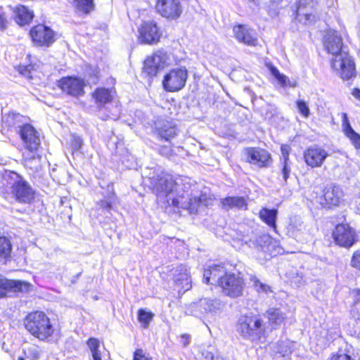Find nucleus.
Masks as SVG:
<instances>
[{
	"mask_svg": "<svg viewBox=\"0 0 360 360\" xmlns=\"http://www.w3.org/2000/svg\"><path fill=\"white\" fill-rule=\"evenodd\" d=\"M149 179L159 202L187 210L190 214L198 212L201 198L191 197L192 188L195 184L189 177L174 178L171 174L160 171L156 176H149Z\"/></svg>",
	"mask_w": 360,
	"mask_h": 360,
	"instance_id": "nucleus-1",
	"label": "nucleus"
},
{
	"mask_svg": "<svg viewBox=\"0 0 360 360\" xmlns=\"http://www.w3.org/2000/svg\"><path fill=\"white\" fill-rule=\"evenodd\" d=\"M324 46L334 56L331 66L339 71L343 79H349L355 75V65L349 54L343 50L342 39L337 31L329 30L324 37Z\"/></svg>",
	"mask_w": 360,
	"mask_h": 360,
	"instance_id": "nucleus-2",
	"label": "nucleus"
},
{
	"mask_svg": "<svg viewBox=\"0 0 360 360\" xmlns=\"http://www.w3.org/2000/svg\"><path fill=\"white\" fill-rule=\"evenodd\" d=\"M25 329L41 341H49L55 332V328L48 316L41 311L28 314L25 320Z\"/></svg>",
	"mask_w": 360,
	"mask_h": 360,
	"instance_id": "nucleus-3",
	"label": "nucleus"
},
{
	"mask_svg": "<svg viewBox=\"0 0 360 360\" xmlns=\"http://www.w3.org/2000/svg\"><path fill=\"white\" fill-rule=\"evenodd\" d=\"M236 331L244 340L257 342L264 335L263 321L252 313L240 315L236 323Z\"/></svg>",
	"mask_w": 360,
	"mask_h": 360,
	"instance_id": "nucleus-4",
	"label": "nucleus"
},
{
	"mask_svg": "<svg viewBox=\"0 0 360 360\" xmlns=\"http://www.w3.org/2000/svg\"><path fill=\"white\" fill-rule=\"evenodd\" d=\"M225 303L217 298H202L191 303L186 309L187 315L215 320L224 310Z\"/></svg>",
	"mask_w": 360,
	"mask_h": 360,
	"instance_id": "nucleus-5",
	"label": "nucleus"
},
{
	"mask_svg": "<svg viewBox=\"0 0 360 360\" xmlns=\"http://www.w3.org/2000/svg\"><path fill=\"white\" fill-rule=\"evenodd\" d=\"M245 243L253 250V254L259 259L268 260L272 257L274 244L272 238L267 234L255 236Z\"/></svg>",
	"mask_w": 360,
	"mask_h": 360,
	"instance_id": "nucleus-6",
	"label": "nucleus"
},
{
	"mask_svg": "<svg viewBox=\"0 0 360 360\" xmlns=\"http://www.w3.org/2000/svg\"><path fill=\"white\" fill-rule=\"evenodd\" d=\"M188 71L185 67L170 70L162 79L163 89L168 92H175L182 89L188 79Z\"/></svg>",
	"mask_w": 360,
	"mask_h": 360,
	"instance_id": "nucleus-7",
	"label": "nucleus"
},
{
	"mask_svg": "<svg viewBox=\"0 0 360 360\" xmlns=\"http://www.w3.org/2000/svg\"><path fill=\"white\" fill-rule=\"evenodd\" d=\"M335 243L340 247L349 248L357 241L355 230L347 224H339L333 231Z\"/></svg>",
	"mask_w": 360,
	"mask_h": 360,
	"instance_id": "nucleus-8",
	"label": "nucleus"
},
{
	"mask_svg": "<svg viewBox=\"0 0 360 360\" xmlns=\"http://www.w3.org/2000/svg\"><path fill=\"white\" fill-rule=\"evenodd\" d=\"M244 285V280L239 274L229 273L225 274L219 286L224 295L236 298L242 295Z\"/></svg>",
	"mask_w": 360,
	"mask_h": 360,
	"instance_id": "nucleus-9",
	"label": "nucleus"
},
{
	"mask_svg": "<svg viewBox=\"0 0 360 360\" xmlns=\"http://www.w3.org/2000/svg\"><path fill=\"white\" fill-rule=\"evenodd\" d=\"M317 6L318 3L314 0H298L296 19L306 25L315 21L317 18Z\"/></svg>",
	"mask_w": 360,
	"mask_h": 360,
	"instance_id": "nucleus-10",
	"label": "nucleus"
},
{
	"mask_svg": "<svg viewBox=\"0 0 360 360\" xmlns=\"http://www.w3.org/2000/svg\"><path fill=\"white\" fill-rule=\"evenodd\" d=\"M15 179L12 183L11 193L15 196V199L22 203H30L34 198V192L25 180L16 173L14 174Z\"/></svg>",
	"mask_w": 360,
	"mask_h": 360,
	"instance_id": "nucleus-11",
	"label": "nucleus"
},
{
	"mask_svg": "<svg viewBox=\"0 0 360 360\" xmlns=\"http://www.w3.org/2000/svg\"><path fill=\"white\" fill-rule=\"evenodd\" d=\"M287 229L288 234L300 243H305L312 239V233L309 226L299 218L292 219Z\"/></svg>",
	"mask_w": 360,
	"mask_h": 360,
	"instance_id": "nucleus-12",
	"label": "nucleus"
},
{
	"mask_svg": "<svg viewBox=\"0 0 360 360\" xmlns=\"http://www.w3.org/2000/svg\"><path fill=\"white\" fill-rule=\"evenodd\" d=\"M139 39L141 44H157L161 37L162 33L155 21H145L139 28Z\"/></svg>",
	"mask_w": 360,
	"mask_h": 360,
	"instance_id": "nucleus-13",
	"label": "nucleus"
},
{
	"mask_svg": "<svg viewBox=\"0 0 360 360\" xmlns=\"http://www.w3.org/2000/svg\"><path fill=\"white\" fill-rule=\"evenodd\" d=\"M157 12L168 20H176L182 13V6L179 0H158Z\"/></svg>",
	"mask_w": 360,
	"mask_h": 360,
	"instance_id": "nucleus-14",
	"label": "nucleus"
},
{
	"mask_svg": "<svg viewBox=\"0 0 360 360\" xmlns=\"http://www.w3.org/2000/svg\"><path fill=\"white\" fill-rule=\"evenodd\" d=\"M20 136L22 141L24 147L29 151H37L40 146V139L38 131L30 124L20 127Z\"/></svg>",
	"mask_w": 360,
	"mask_h": 360,
	"instance_id": "nucleus-15",
	"label": "nucleus"
},
{
	"mask_svg": "<svg viewBox=\"0 0 360 360\" xmlns=\"http://www.w3.org/2000/svg\"><path fill=\"white\" fill-rule=\"evenodd\" d=\"M30 34L34 44L38 46H49L55 41V33L48 26L39 24L33 27Z\"/></svg>",
	"mask_w": 360,
	"mask_h": 360,
	"instance_id": "nucleus-16",
	"label": "nucleus"
},
{
	"mask_svg": "<svg viewBox=\"0 0 360 360\" xmlns=\"http://www.w3.org/2000/svg\"><path fill=\"white\" fill-rule=\"evenodd\" d=\"M328 156V152L316 144L307 148L303 153L305 163L312 168L321 167Z\"/></svg>",
	"mask_w": 360,
	"mask_h": 360,
	"instance_id": "nucleus-17",
	"label": "nucleus"
},
{
	"mask_svg": "<svg viewBox=\"0 0 360 360\" xmlns=\"http://www.w3.org/2000/svg\"><path fill=\"white\" fill-rule=\"evenodd\" d=\"M167 60L168 56L166 52L162 50L157 51L145 60L144 72L151 77L155 76L158 71L167 63Z\"/></svg>",
	"mask_w": 360,
	"mask_h": 360,
	"instance_id": "nucleus-18",
	"label": "nucleus"
},
{
	"mask_svg": "<svg viewBox=\"0 0 360 360\" xmlns=\"http://www.w3.org/2000/svg\"><path fill=\"white\" fill-rule=\"evenodd\" d=\"M85 85L84 79L76 77H63L58 82L62 91L72 96L83 95Z\"/></svg>",
	"mask_w": 360,
	"mask_h": 360,
	"instance_id": "nucleus-19",
	"label": "nucleus"
},
{
	"mask_svg": "<svg viewBox=\"0 0 360 360\" xmlns=\"http://www.w3.org/2000/svg\"><path fill=\"white\" fill-rule=\"evenodd\" d=\"M245 150L248 162L258 167H267L271 160L270 153L264 149L248 148Z\"/></svg>",
	"mask_w": 360,
	"mask_h": 360,
	"instance_id": "nucleus-20",
	"label": "nucleus"
},
{
	"mask_svg": "<svg viewBox=\"0 0 360 360\" xmlns=\"http://www.w3.org/2000/svg\"><path fill=\"white\" fill-rule=\"evenodd\" d=\"M32 285L26 281L18 280H8L0 276V298L6 295V290L13 292H27L30 290Z\"/></svg>",
	"mask_w": 360,
	"mask_h": 360,
	"instance_id": "nucleus-21",
	"label": "nucleus"
},
{
	"mask_svg": "<svg viewBox=\"0 0 360 360\" xmlns=\"http://www.w3.org/2000/svg\"><path fill=\"white\" fill-rule=\"evenodd\" d=\"M174 281L179 292H185L191 289V279L186 266L181 264L176 268L174 273Z\"/></svg>",
	"mask_w": 360,
	"mask_h": 360,
	"instance_id": "nucleus-22",
	"label": "nucleus"
},
{
	"mask_svg": "<svg viewBox=\"0 0 360 360\" xmlns=\"http://www.w3.org/2000/svg\"><path fill=\"white\" fill-rule=\"evenodd\" d=\"M323 192L324 202L321 203L323 207L328 208L338 206L343 197V192L341 188L334 184L326 186Z\"/></svg>",
	"mask_w": 360,
	"mask_h": 360,
	"instance_id": "nucleus-23",
	"label": "nucleus"
},
{
	"mask_svg": "<svg viewBox=\"0 0 360 360\" xmlns=\"http://www.w3.org/2000/svg\"><path fill=\"white\" fill-rule=\"evenodd\" d=\"M233 32L236 39L248 46H255L257 41L255 32L246 25H238L233 27Z\"/></svg>",
	"mask_w": 360,
	"mask_h": 360,
	"instance_id": "nucleus-24",
	"label": "nucleus"
},
{
	"mask_svg": "<svg viewBox=\"0 0 360 360\" xmlns=\"http://www.w3.org/2000/svg\"><path fill=\"white\" fill-rule=\"evenodd\" d=\"M228 274L224 267L220 264L210 266L209 269H205L203 274V279L207 284L220 285L225 274Z\"/></svg>",
	"mask_w": 360,
	"mask_h": 360,
	"instance_id": "nucleus-25",
	"label": "nucleus"
},
{
	"mask_svg": "<svg viewBox=\"0 0 360 360\" xmlns=\"http://www.w3.org/2000/svg\"><path fill=\"white\" fill-rule=\"evenodd\" d=\"M155 129L162 140L169 141L177 135V129L172 122L160 120L155 123Z\"/></svg>",
	"mask_w": 360,
	"mask_h": 360,
	"instance_id": "nucleus-26",
	"label": "nucleus"
},
{
	"mask_svg": "<svg viewBox=\"0 0 360 360\" xmlns=\"http://www.w3.org/2000/svg\"><path fill=\"white\" fill-rule=\"evenodd\" d=\"M222 207L226 210L231 209L246 210L248 203L244 197L229 196L221 199Z\"/></svg>",
	"mask_w": 360,
	"mask_h": 360,
	"instance_id": "nucleus-27",
	"label": "nucleus"
},
{
	"mask_svg": "<svg viewBox=\"0 0 360 360\" xmlns=\"http://www.w3.org/2000/svg\"><path fill=\"white\" fill-rule=\"evenodd\" d=\"M92 96L99 108L103 107L112 100L111 91L103 87L97 88L92 94Z\"/></svg>",
	"mask_w": 360,
	"mask_h": 360,
	"instance_id": "nucleus-28",
	"label": "nucleus"
},
{
	"mask_svg": "<svg viewBox=\"0 0 360 360\" xmlns=\"http://www.w3.org/2000/svg\"><path fill=\"white\" fill-rule=\"evenodd\" d=\"M277 215L278 210L276 209L263 207L259 212L261 220L274 231L276 229Z\"/></svg>",
	"mask_w": 360,
	"mask_h": 360,
	"instance_id": "nucleus-29",
	"label": "nucleus"
},
{
	"mask_svg": "<svg viewBox=\"0 0 360 360\" xmlns=\"http://www.w3.org/2000/svg\"><path fill=\"white\" fill-rule=\"evenodd\" d=\"M342 129L355 148L360 149V134L353 129L345 114L342 122Z\"/></svg>",
	"mask_w": 360,
	"mask_h": 360,
	"instance_id": "nucleus-30",
	"label": "nucleus"
},
{
	"mask_svg": "<svg viewBox=\"0 0 360 360\" xmlns=\"http://www.w3.org/2000/svg\"><path fill=\"white\" fill-rule=\"evenodd\" d=\"M15 15V21L20 25H24L30 23L33 17V12L30 11L25 6H18L14 11Z\"/></svg>",
	"mask_w": 360,
	"mask_h": 360,
	"instance_id": "nucleus-31",
	"label": "nucleus"
},
{
	"mask_svg": "<svg viewBox=\"0 0 360 360\" xmlns=\"http://www.w3.org/2000/svg\"><path fill=\"white\" fill-rule=\"evenodd\" d=\"M13 250L10 239L6 236H0V262L5 264L11 258Z\"/></svg>",
	"mask_w": 360,
	"mask_h": 360,
	"instance_id": "nucleus-32",
	"label": "nucleus"
},
{
	"mask_svg": "<svg viewBox=\"0 0 360 360\" xmlns=\"http://www.w3.org/2000/svg\"><path fill=\"white\" fill-rule=\"evenodd\" d=\"M270 323L275 326H280L285 319V315L279 309H271L268 311Z\"/></svg>",
	"mask_w": 360,
	"mask_h": 360,
	"instance_id": "nucleus-33",
	"label": "nucleus"
},
{
	"mask_svg": "<svg viewBox=\"0 0 360 360\" xmlns=\"http://www.w3.org/2000/svg\"><path fill=\"white\" fill-rule=\"evenodd\" d=\"M75 8L84 14H89L94 10V0H75Z\"/></svg>",
	"mask_w": 360,
	"mask_h": 360,
	"instance_id": "nucleus-34",
	"label": "nucleus"
},
{
	"mask_svg": "<svg viewBox=\"0 0 360 360\" xmlns=\"http://www.w3.org/2000/svg\"><path fill=\"white\" fill-rule=\"evenodd\" d=\"M84 76L89 84H96L99 79V71L97 67L88 65L84 70Z\"/></svg>",
	"mask_w": 360,
	"mask_h": 360,
	"instance_id": "nucleus-35",
	"label": "nucleus"
},
{
	"mask_svg": "<svg viewBox=\"0 0 360 360\" xmlns=\"http://www.w3.org/2000/svg\"><path fill=\"white\" fill-rule=\"evenodd\" d=\"M86 344L91 351L93 360H102L101 354L98 349L100 346L98 340L96 338H90Z\"/></svg>",
	"mask_w": 360,
	"mask_h": 360,
	"instance_id": "nucleus-36",
	"label": "nucleus"
},
{
	"mask_svg": "<svg viewBox=\"0 0 360 360\" xmlns=\"http://www.w3.org/2000/svg\"><path fill=\"white\" fill-rule=\"evenodd\" d=\"M153 314L148 311L146 309H140L138 311V320L146 328L149 326L150 322L153 318Z\"/></svg>",
	"mask_w": 360,
	"mask_h": 360,
	"instance_id": "nucleus-37",
	"label": "nucleus"
},
{
	"mask_svg": "<svg viewBox=\"0 0 360 360\" xmlns=\"http://www.w3.org/2000/svg\"><path fill=\"white\" fill-rule=\"evenodd\" d=\"M41 349L37 345H32L25 350L26 357L30 360H38L41 356Z\"/></svg>",
	"mask_w": 360,
	"mask_h": 360,
	"instance_id": "nucleus-38",
	"label": "nucleus"
},
{
	"mask_svg": "<svg viewBox=\"0 0 360 360\" xmlns=\"http://www.w3.org/2000/svg\"><path fill=\"white\" fill-rule=\"evenodd\" d=\"M114 193H111L108 195L105 200H101L97 202V206L99 209H102L103 211L110 212L112 209V204L113 202Z\"/></svg>",
	"mask_w": 360,
	"mask_h": 360,
	"instance_id": "nucleus-39",
	"label": "nucleus"
},
{
	"mask_svg": "<svg viewBox=\"0 0 360 360\" xmlns=\"http://www.w3.org/2000/svg\"><path fill=\"white\" fill-rule=\"evenodd\" d=\"M251 281L253 282V285L258 292H264L267 294L269 292L271 291L270 286L262 283L255 276L251 279Z\"/></svg>",
	"mask_w": 360,
	"mask_h": 360,
	"instance_id": "nucleus-40",
	"label": "nucleus"
},
{
	"mask_svg": "<svg viewBox=\"0 0 360 360\" xmlns=\"http://www.w3.org/2000/svg\"><path fill=\"white\" fill-rule=\"evenodd\" d=\"M82 145H83L82 139L79 136L74 135L72 136V139L71 141V148H72V154L79 152L82 148Z\"/></svg>",
	"mask_w": 360,
	"mask_h": 360,
	"instance_id": "nucleus-41",
	"label": "nucleus"
},
{
	"mask_svg": "<svg viewBox=\"0 0 360 360\" xmlns=\"http://www.w3.org/2000/svg\"><path fill=\"white\" fill-rule=\"evenodd\" d=\"M297 107L299 112L305 117H309L310 111L307 103L302 100L297 101Z\"/></svg>",
	"mask_w": 360,
	"mask_h": 360,
	"instance_id": "nucleus-42",
	"label": "nucleus"
},
{
	"mask_svg": "<svg viewBox=\"0 0 360 360\" xmlns=\"http://www.w3.org/2000/svg\"><path fill=\"white\" fill-rule=\"evenodd\" d=\"M290 172V160L282 161L281 173L283 174V180L286 182L289 177Z\"/></svg>",
	"mask_w": 360,
	"mask_h": 360,
	"instance_id": "nucleus-43",
	"label": "nucleus"
},
{
	"mask_svg": "<svg viewBox=\"0 0 360 360\" xmlns=\"http://www.w3.org/2000/svg\"><path fill=\"white\" fill-rule=\"evenodd\" d=\"M351 265L360 270V248L354 252L351 259Z\"/></svg>",
	"mask_w": 360,
	"mask_h": 360,
	"instance_id": "nucleus-44",
	"label": "nucleus"
},
{
	"mask_svg": "<svg viewBox=\"0 0 360 360\" xmlns=\"http://www.w3.org/2000/svg\"><path fill=\"white\" fill-rule=\"evenodd\" d=\"M32 68L31 65H20L18 68V72L22 76L27 78H32L31 70Z\"/></svg>",
	"mask_w": 360,
	"mask_h": 360,
	"instance_id": "nucleus-45",
	"label": "nucleus"
},
{
	"mask_svg": "<svg viewBox=\"0 0 360 360\" xmlns=\"http://www.w3.org/2000/svg\"><path fill=\"white\" fill-rule=\"evenodd\" d=\"M133 360H150V359L142 349H137L134 352Z\"/></svg>",
	"mask_w": 360,
	"mask_h": 360,
	"instance_id": "nucleus-46",
	"label": "nucleus"
},
{
	"mask_svg": "<svg viewBox=\"0 0 360 360\" xmlns=\"http://www.w3.org/2000/svg\"><path fill=\"white\" fill-rule=\"evenodd\" d=\"M290 147L288 145H283L281 147V152L282 155L281 160L282 161H289V154H290Z\"/></svg>",
	"mask_w": 360,
	"mask_h": 360,
	"instance_id": "nucleus-47",
	"label": "nucleus"
},
{
	"mask_svg": "<svg viewBox=\"0 0 360 360\" xmlns=\"http://www.w3.org/2000/svg\"><path fill=\"white\" fill-rule=\"evenodd\" d=\"M7 20L5 17V13L3 11V8L0 7V30L4 31L7 27Z\"/></svg>",
	"mask_w": 360,
	"mask_h": 360,
	"instance_id": "nucleus-48",
	"label": "nucleus"
},
{
	"mask_svg": "<svg viewBox=\"0 0 360 360\" xmlns=\"http://www.w3.org/2000/svg\"><path fill=\"white\" fill-rule=\"evenodd\" d=\"M291 283L295 284L297 287L302 285L304 283L302 276L297 273L296 276L292 278Z\"/></svg>",
	"mask_w": 360,
	"mask_h": 360,
	"instance_id": "nucleus-49",
	"label": "nucleus"
},
{
	"mask_svg": "<svg viewBox=\"0 0 360 360\" xmlns=\"http://www.w3.org/2000/svg\"><path fill=\"white\" fill-rule=\"evenodd\" d=\"M275 78L278 80V82L281 84V86H286L288 79L283 74L281 73L278 76H277Z\"/></svg>",
	"mask_w": 360,
	"mask_h": 360,
	"instance_id": "nucleus-50",
	"label": "nucleus"
},
{
	"mask_svg": "<svg viewBox=\"0 0 360 360\" xmlns=\"http://www.w3.org/2000/svg\"><path fill=\"white\" fill-rule=\"evenodd\" d=\"M278 352L281 354L282 356H285L288 353L290 352V347L287 345L281 347V345L279 348L278 349Z\"/></svg>",
	"mask_w": 360,
	"mask_h": 360,
	"instance_id": "nucleus-51",
	"label": "nucleus"
},
{
	"mask_svg": "<svg viewBox=\"0 0 360 360\" xmlns=\"http://www.w3.org/2000/svg\"><path fill=\"white\" fill-rule=\"evenodd\" d=\"M210 356H209V355H207L205 357L207 360H226L219 355L214 356V354H212L211 353L210 354Z\"/></svg>",
	"mask_w": 360,
	"mask_h": 360,
	"instance_id": "nucleus-52",
	"label": "nucleus"
},
{
	"mask_svg": "<svg viewBox=\"0 0 360 360\" xmlns=\"http://www.w3.org/2000/svg\"><path fill=\"white\" fill-rule=\"evenodd\" d=\"M270 72H271V74L274 77H276L277 76H278L281 72H279V70L274 66H271L270 68Z\"/></svg>",
	"mask_w": 360,
	"mask_h": 360,
	"instance_id": "nucleus-53",
	"label": "nucleus"
},
{
	"mask_svg": "<svg viewBox=\"0 0 360 360\" xmlns=\"http://www.w3.org/2000/svg\"><path fill=\"white\" fill-rule=\"evenodd\" d=\"M354 300L356 302H359L360 300V290L356 289L353 291Z\"/></svg>",
	"mask_w": 360,
	"mask_h": 360,
	"instance_id": "nucleus-54",
	"label": "nucleus"
},
{
	"mask_svg": "<svg viewBox=\"0 0 360 360\" xmlns=\"http://www.w3.org/2000/svg\"><path fill=\"white\" fill-rule=\"evenodd\" d=\"M352 95L358 100L360 101V89H354L352 92Z\"/></svg>",
	"mask_w": 360,
	"mask_h": 360,
	"instance_id": "nucleus-55",
	"label": "nucleus"
},
{
	"mask_svg": "<svg viewBox=\"0 0 360 360\" xmlns=\"http://www.w3.org/2000/svg\"><path fill=\"white\" fill-rule=\"evenodd\" d=\"M273 115V113H272V111H271V108L269 107L268 110H266V112L265 113V119H271V117H272Z\"/></svg>",
	"mask_w": 360,
	"mask_h": 360,
	"instance_id": "nucleus-56",
	"label": "nucleus"
},
{
	"mask_svg": "<svg viewBox=\"0 0 360 360\" xmlns=\"http://www.w3.org/2000/svg\"><path fill=\"white\" fill-rule=\"evenodd\" d=\"M181 338L184 340V345L186 346L189 343V336L188 335H183Z\"/></svg>",
	"mask_w": 360,
	"mask_h": 360,
	"instance_id": "nucleus-57",
	"label": "nucleus"
},
{
	"mask_svg": "<svg viewBox=\"0 0 360 360\" xmlns=\"http://www.w3.org/2000/svg\"><path fill=\"white\" fill-rule=\"evenodd\" d=\"M81 274H82L81 272H80V273H78V274H77L74 277V279H73V280H72V283H75V281H76V279H77V278L80 276Z\"/></svg>",
	"mask_w": 360,
	"mask_h": 360,
	"instance_id": "nucleus-58",
	"label": "nucleus"
},
{
	"mask_svg": "<svg viewBox=\"0 0 360 360\" xmlns=\"http://www.w3.org/2000/svg\"><path fill=\"white\" fill-rule=\"evenodd\" d=\"M35 158H36L35 155H33L32 156V158H29V160H30L31 159H32V160H35Z\"/></svg>",
	"mask_w": 360,
	"mask_h": 360,
	"instance_id": "nucleus-59",
	"label": "nucleus"
},
{
	"mask_svg": "<svg viewBox=\"0 0 360 360\" xmlns=\"http://www.w3.org/2000/svg\"><path fill=\"white\" fill-rule=\"evenodd\" d=\"M18 360H25L23 357H18Z\"/></svg>",
	"mask_w": 360,
	"mask_h": 360,
	"instance_id": "nucleus-60",
	"label": "nucleus"
},
{
	"mask_svg": "<svg viewBox=\"0 0 360 360\" xmlns=\"http://www.w3.org/2000/svg\"><path fill=\"white\" fill-rule=\"evenodd\" d=\"M252 1H256V0H252Z\"/></svg>",
	"mask_w": 360,
	"mask_h": 360,
	"instance_id": "nucleus-61",
	"label": "nucleus"
}]
</instances>
